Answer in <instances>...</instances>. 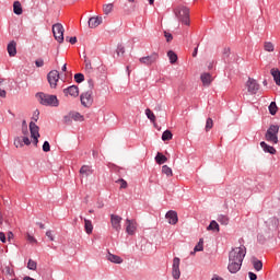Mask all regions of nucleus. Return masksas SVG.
<instances>
[{"label": "nucleus", "mask_w": 280, "mask_h": 280, "mask_svg": "<svg viewBox=\"0 0 280 280\" xmlns=\"http://www.w3.org/2000/svg\"><path fill=\"white\" fill-rule=\"evenodd\" d=\"M36 97L38 98L39 104L42 106H55L58 107L60 102L58 101V96L52 94H45L43 92H39L36 94Z\"/></svg>", "instance_id": "1"}, {"label": "nucleus", "mask_w": 280, "mask_h": 280, "mask_svg": "<svg viewBox=\"0 0 280 280\" xmlns=\"http://www.w3.org/2000/svg\"><path fill=\"white\" fill-rule=\"evenodd\" d=\"M244 257H246V246L244 245H241L240 247H235L229 253V259L238 261V264L244 262Z\"/></svg>", "instance_id": "2"}, {"label": "nucleus", "mask_w": 280, "mask_h": 280, "mask_svg": "<svg viewBox=\"0 0 280 280\" xmlns=\"http://www.w3.org/2000/svg\"><path fill=\"white\" fill-rule=\"evenodd\" d=\"M278 135H279V126L278 125H270L266 135H265V139L269 143L277 144V143H279V136Z\"/></svg>", "instance_id": "3"}, {"label": "nucleus", "mask_w": 280, "mask_h": 280, "mask_svg": "<svg viewBox=\"0 0 280 280\" xmlns=\"http://www.w3.org/2000/svg\"><path fill=\"white\" fill-rule=\"evenodd\" d=\"M175 16L184 25H189V8L187 7H177L175 10Z\"/></svg>", "instance_id": "4"}, {"label": "nucleus", "mask_w": 280, "mask_h": 280, "mask_svg": "<svg viewBox=\"0 0 280 280\" xmlns=\"http://www.w3.org/2000/svg\"><path fill=\"white\" fill-rule=\"evenodd\" d=\"M52 34L57 43H60V44L65 43V26H62V24L60 23L54 24Z\"/></svg>", "instance_id": "5"}, {"label": "nucleus", "mask_w": 280, "mask_h": 280, "mask_svg": "<svg viewBox=\"0 0 280 280\" xmlns=\"http://www.w3.org/2000/svg\"><path fill=\"white\" fill-rule=\"evenodd\" d=\"M48 84H50V89H56L58 86V80H60V72L58 70H51L47 74Z\"/></svg>", "instance_id": "6"}, {"label": "nucleus", "mask_w": 280, "mask_h": 280, "mask_svg": "<svg viewBox=\"0 0 280 280\" xmlns=\"http://www.w3.org/2000/svg\"><path fill=\"white\" fill-rule=\"evenodd\" d=\"M80 100H81L82 106H84L85 108L91 107L93 105V92L88 91L85 93H82L80 96Z\"/></svg>", "instance_id": "7"}, {"label": "nucleus", "mask_w": 280, "mask_h": 280, "mask_svg": "<svg viewBox=\"0 0 280 280\" xmlns=\"http://www.w3.org/2000/svg\"><path fill=\"white\" fill-rule=\"evenodd\" d=\"M172 276L173 279H180V258L174 257L173 265H172Z\"/></svg>", "instance_id": "8"}, {"label": "nucleus", "mask_w": 280, "mask_h": 280, "mask_svg": "<svg viewBox=\"0 0 280 280\" xmlns=\"http://www.w3.org/2000/svg\"><path fill=\"white\" fill-rule=\"evenodd\" d=\"M156 60H159V54L158 52H153L147 57H142L139 59V61L141 62V65H145L147 67H150V65H154V62H156Z\"/></svg>", "instance_id": "9"}, {"label": "nucleus", "mask_w": 280, "mask_h": 280, "mask_svg": "<svg viewBox=\"0 0 280 280\" xmlns=\"http://www.w3.org/2000/svg\"><path fill=\"white\" fill-rule=\"evenodd\" d=\"M247 91L250 95H257V91H259V84L255 79L249 78L246 82Z\"/></svg>", "instance_id": "10"}, {"label": "nucleus", "mask_w": 280, "mask_h": 280, "mask_svg": "<svg viewBox=\"0 0 280 280\" xmlns=\"http://www.w3.org/2000/svg\"><path fill=\"white\" fill-rule=\"evenodd\" d=\"M242 269V262L233 259H229L228 270L231 275H236Z\"/></svg>", "instance_id": "11"}, {"label": "nucleus", "mask_w": 280, "mask_h": 280, "mask_svg": "<svg viewBox=\"0 0 280 280\" xmlns=\"http://www.w3.org/2000/svg\"><path fill=\"white\" fill-rule=\"evenodd\" d=\"M30 130L31 137L34 140L35 145H38V137H40V133L38 132L39 128L37 127L36 122H30Z\"/></svg>", "instance_id": "12"}, {"label": "nucleus", "mask_w": 280, "mask_h": 280, "mask_svg": "<svg viewBox=\"0 0 280 280\" xmlns=\"http://www.w3.org/2000/svg\"><path fill=\"white\" fill-rule=\"evenodd\" d=\"M121 220H122L121 217L117 214H110V224L113 229L116 230L117 233L121 231Z\"/></svg>", "instance_id": "13"}, {"label": "nucleus", "mask_w": 280, "mask_h": 280, "mask_svg": "<svg viewBox=\"0 0 280 280\" xmlns=\"http://www.w3.org/2000/svg\"><path fill=\"white\" fill-rule=\"evenodd\" d=\"M65 95H70L71 97H78L80 95V90L78 85H71L63 90Z\"/></svg>", "instance_id": "14"}, {"label": "nucleus", "mask_w": 280, "mask_h": 280, "mask_svg": "<svg viewBox=\"0 0 280 280\" xmlns=\"http://www.w3.org/2000/svg\"><path fill=\"white\" fill-rule=\"evenodd\" d=\"M166 220H168V224H177L178 223V213L176 211L170 210L165 215Z\"/></svg>", "instance_id": "15"}, {"label": "nucleus", "mask_w": 280, "mask_h": 280, "mask_svg": "<svg viewBox=\"0 0 280 280\" xmlns=\"http://www.w3.org/2000/svg\"><path fill=\"white\" fill-rule=\"evenodd\" d=\"M260 148L266 152L267 154H277V149L275 147L266 143L265 141L260 142Z\"/></svg>", "instance_id": "16"}, {"label": "nucleus", "mask_w": 280, "mask_h": 280, "mask_svg": "<svg viewBox=\"0 0 280 280\" xmlns=\"http://www.w3.org/2000/svg\"><path fill=\"white\" fill-rule=\"evenodd\" d=\"M7 51L11 58H14L16 56V42L11 40L7 46Z\"/></svg>", "instance_id": "17"}, {"label": "nucleus", "mask_w": 280, "mask_h": 280, "mask_svg": "<svg viewBox=\"0 0 280 280\" xmlns=\"http://www.w3.org/2000/svg\"><path fill=\"white\" fill-rule=\"evenodd\" d=\"M126 223H127L126 232L128 233V235H135V232L137 231V226L135 225V221H132L130 219H127Z\"/></svg>", "instance_id": "18"}, {"label": "nucleus", "mask_w": 280, "mask_h": 280, "mask_svg": "<svg viewBox=\"0 0 280 280\" xmlns=\"http://www.w3.org/2000/svg\"><path fill=\"white\" fill-rule=\"evenodd\" d=\"M200 80H201L203 86H209V84H211V82H213V77H211V73L205 72L201 74Z\"/></svg>", "instance_id": "19"}, {"label": "nucleus", "mask_w": 280, "mask_h": 280, "mask_svg": "<svg viewBox=\"0 0 280 280\" xmlns=\"http://www.w3.org/2000/svg\"><path fill=\"white\" fill-rule=\"evenodd\" d=\"M106 259L108 261H112V264H124V259H121V257H119L115 254H110V252H108Z\"/></svg>", "instance_id": "20"}, {"label": "nucleus", "mask_w": 280, "mask_h": 280, "mask_svg": "<svg viewBox=\"0 0 280 280\" xmlns=\"http://www.w3.org/2000/svg\"><path fill=\"white\" fill-rule=\"evenodd\" d=\"M252 264L256 272H260V270L264 269V262H261L257 257L252 258Z\"/></svg>", "instance_id": "21"}, {"label": "nucleus", "mask_w": 280, "mask_h": 280, "mask_svg": "<svg viewBox=\"0 0 280 280\" xmlns=\"http://www.w3.org/2000/svg\"><path fill=\"white\" fill-rule=\"evenodd\" d=\"M89 27H91L92 30L102 25V19L101 18H91L89 20Z\"/></svg>", "instance_id": "22"}, {"label": "nucleus", "mask_w": 280, "mask_h": 280, "mask_svg": "<svg viewBox=\"0 0 280 280\" xmlns=\"http://www.w3.org/2000/svg\"><path fill=\"white\" fill-rule=\"evenodd\" d=\"M122 10L125 14H132L137 10V4L125 3Z\"/></svg>", "instance_id": "23"}, {"label": "nucleus", "mask_w": 280, "mask_h": 280, "mask_svg": "<svg viewBox=\"0 0 280 280\" xmlns=\"http://www.w3.org/2000/svg\"><path fill=\"white\" fill-rule=\"evenodd\" d=\"M13 12L18 16H21L23 14V5L19 1L13 2Z\"/></svg>", "instance_id": "24"}, {"label": "nucleus", "mask_w": 280, "mask_h": 280, "mask_svg": "<svg viewBox=\"0 0 280 280\" xmlns=\"http://www.w3.org/2000/svg\"><path fill=\"white\" fill-rule=\"evenodd\" d=\"M84 230L88 235H91L93 233V222L89 219H84Z\"/></svg>", "instance_id": "25"}, {"label": "nucleus", "mask_w": 280, "mask_h": 280, "mask_svg": "<svg viewBox=\"0 0 280 280\" xmlns=\"http://www.w3.org/2000/svg\"><path fill=\"white\" fill-rule=\"evenodd\" d=\"M271 75L277 84V86H280V71L279 69H271Z\"/></svg>", "instance_id": "26"}, {"label": "nucleus", "mask_w": 280, "mask_h": 280, "mask_svg": "<svg viewBox=\"0 0 280 280\" xmlns=\"http://www.w3.org/2000/svg\"><path fill=\"white\" fill-rule=\"evenodd\" d=\"M80 174H82L83 176H91V174H93V168L89 165H83L80 168Z\"/></svg>", "instance_id": "27"}, {"label": "nucleus", "mask_w": 280, "mask_h": 280, "mask_svg": "<svg viewBox=\"0 0 280 280\" xmlns=\"http://www.w3.org/2000/svg\"><path fill=\"white\" fill-rule=\"evenodd\" d=\"M155 163H158V165H163V163H167V158L163 155V153L158 152L155 156Z\"/></svg>", "instance_id": "28"}, {"label": "nucleus", "mask_w": 280, "mask_h": 280, "mask_svg": "<svg viewBox=\"0 0 280 280\" xmlns=\"http://www.w3.org/2000/svg\"><path fill=\"white\" fill-rule=\"evenodd\" d=\"M167 56L171 65H176L178 60V55H176V52H174L173 50H168Z\"/></svg>", "instance_id": "29"}, {"label": "nucleus", "mask_w": 280, "mask_h": 280, "mask_svg": "<svg viewBox=\"0 0 280 280\" xmlns=\"http://www.w3.org/2000/svg\"><path fill=\"white\" fill-rule=\"evenodd\" d=\"M207 231H217L220 232V224H218L214 220L210 222L207 228Z\"/></svg>", "instance_id": "30"}, {"label": "nucleus", "mask_w": 280, "mask_h": 280, "mask_svg": "<svg viewBox=\"0 0 280 280\" xmlns=\"http://www.w3.org/2000/svg\"><path fill=\"white\" fill-rule=\"evenodd\" d=\"M71 117L73 121H84V116L78 112H72Z\"/></svg>", "instance_id": "31"}, {"label": "nucleus", "mask_w": 280, "mask_h": 280, "mask_svg": "<svg viewBox=\"0 0 280 280\" xmlns=\"http://www.w3.org/2000/svg\"><path fill=\"white\" fill-rule=\"evenodd\" d=\"M279 110V107L277 106L276 102H271L269 105V113L270 115H277V112Z\"/></svg>", "instance_id": "32"}, {"label": "nucleus", "mask_w": 280, "mask_h": 280, "mask_svg": "<svg viewBox=\"0 0 280 280\" xmlns=\"http://www.w3.org/2000/svg\"><path fill=\"white\" fill-rule=\"evenodd\" d=\"M217 220H218V222H220V224H223L224 226H226V224H229V217H226L224 214H220Z\"/></svg>", "instance_id": "33"}, {"label": "nucleus", "mask_w": 280, "mask_h": 280, "mask_svg": "<svg viewBox=\"0 0 280 280\" xmlns=\"http://www.w3.org/2000/svg\"><path fill=\"white\" fill-rule=\"evenodd\" d=\"M172 137H174V136L172 135V131L165 130V131L162 133V141H171Z\"/></svg>", "instance_id": "34"}, {"label": "nucleus", "mask_w": 280, "mask_h": 280, "mask_svg": "<svg viewBox=\"0 0 280 280\" xmlns=\"http://www.w3.org/2000/svg\"><path fill=\"white\" fill-rule=\"evenodd\" d=\"M145 115H147L148 119H150V121H156V116L154 115V113L152 110H150V108L145 109Z\"/></svg>", "instance_id": "35"}, {"label": "nucleus", "mask_w": 280, "mask_h": 280, "mask_svg": "<svg viewBox=\"0 0 280 280\" xmlns=\"http://www.w3.org/2000/svg\"><path fill=\"white\" fill-rule=\"evenodd\" d=\"M162 174H165L166 176H173L172 168L167 165L162 166Z\"/></svg>", "instance_id": "36"}, {"label": "nucleus", "mask_w": 280, "mask_h": 280, "mask_svg": "<svg viewBox=\"0 0 280 280\" xmlns=\"http://www.w3.org/2000/svg\"><path fill=\"white\" fill-rule=\"evenodd\" d=\"M202 238H200L199 243L195 246L194 252L200 253L201 250H205Z\"/></svg>", "instance_id": "37"}, {"label": "nucleus", "mask_w": 280, "mask_h": 280, "mask_svg": "<svg viewBox=\"0 0 280 280\" xmlns=\"http://www.w3.org/2000/svg\"><path fill=\"white\" fill-rule=\"evenodd\" d=\"M116 54L117 56H124V54H126V48L124 47V45L119 44L117 46Z\"/></svg>", "instance_id": "38"}, {"label": "nucleus", "mask_w": 280, "mask_h": 280, "mask_svg": "<svg viewBox=\"0 0 280 280\" xmlns=\"http://www.w3.org/2000/svg\"><path fill=\"white\" fill-rule=\"evenodd\" d=\"M103 11L105 14H110L113 12V3L105 4Z\"/></svg>", "instance_id": "39"}, {"label": "nucleus", "mask_w": 280, "mask_h": 280, "mask_svg": "<svg viewBox=\"0 0 280 280\" xmlns=\"http://www.w3.org/2000/svg\"><path fill=\"white\" fill-rule=\"evenodd\" d=\"M74 81H75L78 84H81V82H84V74H82V73H75V74H74Z\"/></svg>", "instance_id": "40"}, {"label": "nucleus", "mask_w": 280, "mask_h": 280, "mask_svg": "<svg viewBox=\"0 0 280 280\" xmlns=\"http://www.w3.org/2000/svg\"><path fill=\"white\" fill-rule=\"evenodd\" d=\"M27 268H28V270H36V268H37L36 261H34L33 259H28Z\"/></svg>", "instance_id": "41"}, {"label": "nucleus", "mask_w": 280, "mask_h": 280, "mask_svg": "<svg viewBox=\"0 0 280 280\" xmlns=\"http://www.w3.org/2000/svg\"><path fill=\"white\" fill-rule=\"evenodd\" d=\"M211 128H213V119L208 118L206 121V132H209V130H211Z\"/></svg>", "instance_id": "42"}, {"label": "nucleus", "mask_w": 280, "mask_h": 280, "mask_svg": "<svg viewBox=\"0 0 280 280\" xmlns=\"http://www.w3.org/2000/svg\"><path fill=\"white\" fill-rule=\"evenodd\" d=\"M265 51H275V45L270 42L265 43Z\"/></svg>", "instance_id": "43"}, {"label": "nucleus", "mask_w": 280, "mask_h": 280, "mask_svg": "<svg viewBox=\"0 0 280 280\" xmlns=\"http://www.w3.org/2000/svg\"><path fill=\"white\" fill-rule=\"evenodd\" d=\"M51 145L49 144V141H45L43 144V152H50Z\"/></svg>", "instance_id": "44"}, {"label": "nucleus", "mask_w": 280, "mask_h": 280, "mask_svg": "<svg viewBox=\"0 0 280 280\" xmlns=\"http://www.w3.org/2000/svg\"><path fill=\"white\" fill-rule=\"evenodd\" d=\"M116 183H120V189H126L128 187V182L124 178L118 179Z\"/></svg>", "instance_id": "45"}, {"label": "nucleus", "mask_w": 280, "mask_h": 280, "mask_svg": "<svg viewBox=\"0 0 280 280\" xmlns=\"http://www.w3.org/2000/svg\"><path fill=\"white\" fill-rule=\"evenodd\" d=\"M164 36L166 38V43H171L173 40L174 36H172L171 33L164 32Z\"/></svg>", "instance_id": "46"}, {"label": "nucleus", "mask_w": 280, "mask_h": 280, "mask_svg": "<svg viewBox=\"0 0 280 280\" xmlns=\"http://www.w3.org/2000/svg\"><path fill=\"white\" fill-rule=\"evenodd\" d=\"M66 40H68L71 45H75L78 43V37H67Z\"/></svg>", "instance_id": "47"}, {"label": "nucleus", "mask_w": 280, "mask_h": 280, "mask_svg": "<svg viewBox=\"0 0 280 280\" xmlns=\"http://www.w3.org/2000/svg\"><path fill=\"white\" fill-rule=\"evenodd\" d=\"M231 56V48H224L223 49V58H229Z\"/></svg>", "instance_id": "48"}, {"label": "nucleus", "mask_w": 280, "mask_h": 280, "mask_svg": "<svg viewBox=\"0 0 280 280\" xmlns=\"http://www.w3.org/2000/svg\"><path fill=\"white\" fill-rule=\"evenodd\" d=\"M35 66L38 67V68L44 67L45 66V61L43 59H37L35 61Z\"/></svg>", "instance_id": "49"}, {"label": "nucleus", "mask_w": 280, "mask_h": 280, "mask_svg": "<svg viewBox=\"0 0 280 280\" xmlns=\"http://www.w3.org/2000/svg\"><path fill=\"white\" fill-rule=\"evenodd\" d=\"M46 237H48V240H50V242H54L55 237H54V234L51 233V230H48L46 232Z\"/></svg>", "instance_id": "50"}, {"label": "nucleus", "mask_w": 280, "mask_h": 280, "mask_svg": "<svg viewBox=\"0 0 280 280\" xmlns=\"http://www.w3.org/2000/svg\"><path fill=\"white\" fill-rule=\"evenodd\" d=\"M71 119H73V118L71 117V113H70L68 116H65V117H63L65 124H71Z\"/></svg>", "instance_id": "51"}, {"label": "nucleus", "mask_w": 280, "mask_h": 280, "mask_svg": "<svg viewBox=\"0 0 280 280\" xmlns=\"http://www.w3.org/2000/svg\"><path fill=\"white\" fill-rule=\"evenodd\" d=\"M248 278H249L250 280H257V273H255V272H253V271H249V272H248Z\"/></svg>", "instance_id": "52"}, {"label": "nucleus", "mask_w": 280, "mask_h": 280, "mask_svg": "<svg viewBox=\"0 0 280 280\" xmlns=\"http://www.w3.org/2000/svg\"><path fill=\"white\" fill-rule=\"evenodd\" d=\"M27 241L31 243V244H36V238L30 234H27Z\"/></svg>", "instance_id": "53"}, {"label": "nucleus", "mask_w": 280, "mask_h": 280, "mask_svg": "<svg viewBox=\"0 0 280 280\" xmlns=\"http://www.w3.org/2000/svg\"><path fill=\"white\" fill-rule=\"evenodd\" d=\"M0 242H2V244H5L7 238H5V233L0 232Z\"/></svg>", "instance_id": "54"}, {"label": "nucleus", "mask_w": 280, "mask_h": 280, "mask_svg": "<svg viewBox=\"0 0 280 280\" xmlns=\"http://www.w3.org/2000/svg\"><path fill=\"white\" fill-rule=\"evenodd\" d=\"M91 69H93V67L91 66V61H86L85 62V70L91 71Z\"/></svg>", "instance_id": "55"}, {"label": "nucleus", "mask_w": 280, "mask_h": 280, "mask_svg": "<svg viewBox=\"0 0 280 280\" xmlns=\"http://www.w3.org/2000/svg\"><path fill=\"white\" fill-rule=\"evenodd\" d=\"M23 143H24L25 145H30V144L32 143V141H30V138L24 137V138H23Z\"/></svg>", "instance_id": "56"}, {"label": "nucleus", "mask_w": 280, "mask_h": 280, "mask_svg": "<svg viewBox=\"0 0 280 280\" xmlns=\"http://www.w3.org/2000/svg\"><path fill=\"white\" fill-rule=\"evenodd\" d=\"M5 95H7L5 90H1V89H0V97H5Z\"/></svg>", "instance_id": "57"}, {"label": "nucleus", "mask_w": 280, "mask_h": 280, "mask_svg": "<svg viewBox=\"0 0 280 280\" xmlns=\"http://www.w3.org/2000/svg\"><path fill=\"white\" fill-rule=\"evenodd\" d=\"M198 56V47L195 48L192 52V58H196Z\"/></svg>", "instance_id": "58"}, {"label": "nucleus", "mask_w": 280, "mask_h": 280, "mask_svg": "<svg viewBox=\"0 0 280 280\" xmlns=\"http://www.w3.org/2000/svg\"><path fill=\"white\" fill-rule=\"evenodd\" d=\"M22 128H25V130H27V121L25 120L22 121Z\"/></svg>", "instance_id": "59"}, {"label": "nucleus", "mask_w": 280, "mask_h": 280, "mask_svg": "<svg viewBox=\"0 0 280 280\" xmlns=\"http://www.w3.org/2000/svg\"><path fill=\"white\" fill-rule=\"evenodd\" d=\"M212 280H224V279H222V277H219V276H213Z\"/></svg>", "instance_id": "60"}, {"label": "nucleus", "mask_w": 280, "mask_h": 280, "mask_svg": "<svg viewBox=\"0 0 280 280\" xmlns=\"http://www.w3.org/2000/svg\"><path fill=\"white\" fill-rule=\"evenodd\" d=\"M23 280H36V279H34V278H32V277H30V276H26V277H24Z\"/></svg>", "instance_id": "61"}, {"label": "nucleus", "mask_w": 280, "mask_h": 280, "mask_svg": "<svg viewBox=\"0 0 280 280\" xmlns=\"http://www.w3.org/2000/svg\"><path fill=\"white\" fill-rule=\"evenodd\" d=\"M89 86H90V89H93V80H89Z\"/></svg>", "instance_id": "62"}, {"label": "nucleus", "mask_w": 280, "mask_h": 280, "mask_svg": "<svg viewBox=\"0 0 280 280\" xmlns=\"http://www.w3.org/2000/svg\"><path fill=\"white\" fill-rule=\"evenodd\" d=\"M61 71H67V63H65L63 66H62V68H61Z\"/></svg>", "instance_id": "63"}, {"label": "nucleus", "mask_w": 280, "mask_h": 280, "mask_svg": "<svg viewBox=\"0 0 280 280\" xmlns=\"http://www.w3.org/2000/svg\"><path fill=\"white\" fill-rule=\"evenodd\" d=\"M39 225V229H45V224L43 223H37Z\"/></svg>", "instance_id": "64"}]
</instances>
